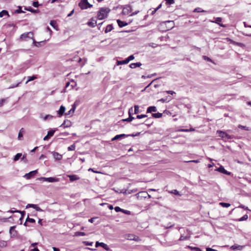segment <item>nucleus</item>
<instances>
[{"mask_svg":"<svg viewBox=\"0 0 251 251\" xmlns=\"http://www.w3.org/2000/svg\"><path fill=\"white\" fill-rule=\"evenodd\" d=\"M114 209H115V210L116 211V212H118L121 211V212H123L124 213L126 214V210L123 209H121V208L120 207H119V206H116V207L114 208Z\"/></svg>","mask_w":251,"mask_h":251,"instance_id":"nucleus-36","label":"nucleus"},{"mask_svg":"<svg viewBox=\"0 0 251 251\" xmlns=\"http://www.w3.org/2000/svg\"><path fill=\"white\" fill-rule=\"evenodd\" d=\"M128 191V194H131V193H136L137 192V190L136 189H133V190H128L126 189V192Z\"/></svg>","mask_w":251,"mask_h":251,"instance_id":"nucleus-60","label":"nucleus"},{"mask_svg":"<svg viewBox=\"0 0 251 251\" xmlns=\"http://www.w3.org/2000/svg\"><path fill=\"white\" fill-rule=\"evenodd\" d=\"M126 137V134H121L116 135L112 139V141L120 140L122 138Z\"/></svg>","mask_w":251,"mask_h":251,"instance_id":"nucleus-20","label":"nucleus"},{"mask_svg":"<svg viewBox=\"0 0 251 251\" xmlns=\"http://www.w3.org/2000/svg\"><path fill=\"white\" fill-rule=\"evenodd\" d=\"M50 25L54 29H57V25H56V22L54 20H51L50 21Z\"/></svg>","mask_w":251,"mask_h":251,"instance_id":"nucleus-30","label":"nucleus"},{"mask_svg":"<svg viewBox=\"0 0 251 251\" xmlns=\"http://www.w3.org/2000/svg\"><path fill=\"white\" fill-rule=\"evenodd\" d=\"M245 247V246H241V245H238L237 244H234L233 245H232V246L230 247V249L232 250H239V251H241L242 250L244 247Z\"/></svg>","mask_w":251,"mask_h":251,"instance_id":"nucleus-15","label":"nucleus"},{"mask_svg":"<svg viewBox=\"0 0 251 251\" xmlns=\"http://www.w3.org/2000/svg\"><path fill=\"white\" fill-rule=\"evenodd\" d=\"M167 5H171L175 3V0H165Z\"/></svg>","mask_w":251,"mask_h":251,"instance_id":"nucleus-50","label":"nucleus"},{"mask_svg":"<svg viewBox=\"0 0 251 251\" xmlns=\"http://www.w3.org/2000/svg\"><path fill=\"white\" fill-rule=\"evenodd\" d=\"M37 78V76L35 75H33L32 76H28V79L26 81V83H27L28 82H29L30 81H32V80L36 79Z\"/></svg>","mask_w":251,"mask_h":251,"instance_id":"nucleus-35","label":"nucleus"},{"mask_svg":"<svg viewBox=\"0 0 251 251\" xmlns=\"http://www.w3.org/2000/svg\"><path fill=\"white\" fill-rule=\"evenodd\" d=\"M126 239L129 240H134V241H138L140 240L138 236H136L134 234H128L127 236H126Z\"/></svg>","mask_w":251,"mask_h":251,"instance_id":"nucleus-10","label":"nucleus"},{"mask_svg":"<svg viewBox=\"0 0 251 251\" xmlns=\"http://www.w3.org/2000/svg\"><path fill=\"white\" fill-rule=\"evenodd\" d=\"M193 12H198V13H200V12L209 13L208 11L203 10L200 7L196 8L195 9H194Z\"/></svg>","mask_w":251,"mask_h":251,"instance_id":"nucleus-26","label":"nucleus"},{"mask_svg":"<svg viewBox=\"0 0 251 251\" xmlns=\"http://www.w3.org/2000/svg\"><path fill=\"white\" fill-rule=\"evenodd\" d=\"M222 21V19L220 17H217L215 19V23L219 24L221 26L225 27V25L223 24H220L219 23L221 22Z\"/></svg>","mask_w":251,"mask_h":251,"instance_id":"nucleus-32","label":"nucleus"},{"mask_svg":"<svg viewBox=\"0 0 251 251\" xmlns=\"http://www.w3.org/2000/svg\"><path fill=\"white\" fill-rule=\"evenodd\" d=\"M160 78H156L155 79H154L151 82H150L147 86V87L148 88L153 82L158 80Z\"/></svg>","mask_w":251,"mask_h":251,"instance_id":"nucleus-59","label":"nucleus"},{"mask_svg":"<svg viewBox=\"0 0 251 251\" xmlns=\"http://www.w3.org/2000/svg\"><path fill=\"white\" fill-rule=\"evenodd\" d=\"M215 171L227 175H230L231 174V173L225 170L223 166H220L219 168H217Z\"/></svg>","mask_w":251,"mask_h":251,"instance_id":"nucleus-6","label":"nucleus"},{"mask_svg":"<svg viewBox=\"0 0 251 251\" xmlns=\"http://www.w3.org/2000/svg\"><path fill=\"white\" fill-rule=\"evenodd\" d=\"M140 133H141V132H137L135 134L133 133V134H126V137H129V136H131V137L136 136L139 135Z\"/></svg>","mask_w":251,"mask_h":251,"instance_id":"nucleus-54","label":"nucleus"},{"mask_svg":"<svg viewBox=\"0 0 251 251\" xmlns=\"http://www.w3.org/2000/svg\"><path fill=\"white\" fill-rule=\"evenodd\" d=\"M6 99H2L1 100H0V107H1L3 104L4 102L6 101Z\"/></svg>","mask_w":251,"mask_h":251,"instance_id":"nucleus-58","label":"nucleus"},{"mask_svg":"<svg viewBox=\"0 0 251 251\" xmlns=\"http://www.w3.org/2000/svg\"><path fill=\"white\" fill-rule=\"evenodd\" d=\"M75 144H74L68 148V150L69 151H74L75 150Z\"/></svg>","mask_w":251,"mask_h":251,"instance_id":"nucleus-46","label":"nucleus"},{"mask_svg":"<svg viewBox=\"0 0 251 251\" xmlns=\"http://www.w3.org/2000/svg\"><path fill=\"white\" fill-rule=\"evenodd\" d=\"M26 222L33 223L35 222V220L34 219L29 218L28 216L27 218L26 219Z\"/></svg>","mask_w":251,"mask_h":251,"instance_id":"nucleus-51","label":"nucleus"},{"mask_svg":"<svg viewBox=\"0 0 251 251\" xmlns=\"http://www.w3.org/2000/svg\"><path fill=\"white\" fill-rule=\"evenodd\" d=\"M187 248L190 249L191 251H202V250L199 247H192V246H188Z\"/></svg>","mask_w":251,"mask_h":251,"instance_id":"nucleus-28","label":"nucleus"},{"mask_svg":"<svg viewBox=\"0 0 251 251\" xmlns=\"http://www.w3.org/2000/svg\"><path fill=\"white\" fill-rule=\"evenodd\" d=\"M72 125L71 122L69 120H66L61 125L60 127H63L64 128L70 127Z\"/></svg>","mask_w":251,"mask_h":251,"instance_id":"nucleus-14","label":"nucleus"},{"mask_svg":"<svg viewBox=\"0 0 251 251\" xmlns=\"http://www.w3.org/2000/svg\"><path fill=\"white\" fill-rule=\"evenodd\" d=\"M76 234L79 236H84L85 235V233L83 232H77Z\"/></svg>","mask_w":251,"mask_h":251,"instance_id":"nucleus-63","label":"nucleus"},{"mask_svg":"<svg viewBox=\"0 0 251 251\" xmlns=\"http://www.w3.org/2000/svg\"><path fill=\"white\" fill-rule=\"evenodd\" d=\"M55 131H56V129H50V130L48 132V134H47V135H48L49 137H52V136L53 135V134H54V132H55Z\"/></svg>","mask_w":251,"mask_h":251,"instance_id":"nucleus-37","label":"nucleus"},{"mask_svg":"<svg viewBox=\"0 0 251 251\" xmlns=\"http://www.w3.org/2000/svg\"><path fill=\"white\" fill-rule=\"evenodd\" d=\"M217 133L218 134L219 136L223 139L229 140L232 139L234 138L233 135H229L227 134L226 132L222 130H217Z\"/></svg>","mask_w":251,"mask_h":251,"instance_id":"nucleus-2","label":"nucleus"},{"mask_svg":"<svg viewBox=\"0 0 251 251\" xmlns=\"http://www.w3.org/2000/svg\"><path fill=\"white\" fill-rule=\"evenodd\" d=\"M53 117V116L51 115H46L44 117V120H47L48 119H52Z\"/></svg>","mask_w":251,"mask_h":251,"instance_id":"nucleus-52","label":"nucleus"},{"mask_svg":"<svg viewBox=\"0 0 251 251\" xmlns=\"http://www.w3.org/2000/svg\"><path fill=\"white\" fill-rule=\"evenodd\" d=\"M66 108L65 106L63 105H61L59 108V110L57 111V113L58 114V117H61L65 111Z\"/></svg>","mask_w":251,"mask_h":251,"instance_id":"nucleus-17","label":"nucleus"},{"mask_svg":"<svg viewBox=\"0 0 251 251\" xmlns=\"http://www.w3.org/2000/svg\"><path fill=\"white\" fill-rule=\"evenodd\" d=\"M248 215L247 214H245L243 217H242L241 218L239 219H238V221L241 222V221H246V220H247L248 219Z\"/></svg>","mask_w":251,"mask_h":251,"instance_id":"nucleus-39","label":"nucleus"},{"mask_svg":"<svg viewBox=\"0 0 251 251\" xmlns=\"http://www.w3.org/2000/svg\"><path fill=\"white\" fill-rule=\"evenodd\" d=\"M67 177H68L70 179V181L73 182L75 180H77L79 179V177H78L76 175H67Z\"/></svg>","mask_w":251,"mask_h":251,"instance_id":"nucleus-16","label":"nucleus"},{"mask_svg":"<svg viewBox=\"0 0 251 251\" xmlns=\"http://www.w3.org/2000/svg\"><path fill=\"white\" fill-rule=\"evenodd\" d=\"M29 207H32V208L35 209L37 211H43V210L40 207L38 206L36 204H28L26 205V208H29Z\"/></svg>","mask_w":251,"mask_h":251,"instance_id":"nucleus-13","label":"nucleus"},{"mask_svg":"<svg viewBox=\"0 0 251 251\" xmlns=\"http://www.w3.org/2000/svg\"><path fill=\"white\" fill-rule=\"evenodd\" d=\"M157 111V108L155 106H151L147 108V113H152L153 112H156Z\"/></svg>","mask_w":251,"mask_h":251,"instance_id":"nucleus-18","label":"nucleus"},{"mask_svg":"<svg viewBox=\"0 0 251 251\" xmlns=\"http://www.w3.org/2000/svg\"><path fill=\"white\" fill-rule=\"evenodd\" d=\"M131 11V7L129 5H126V15L129 14Z\"/></svg>","mask_w":251,"mask_h":251,"instance_id":"nucleus-43","label":"nucleus"},{"mask_svg":"<svg viewBox=\"0 0 251 251\" xmlns=\"http://www.w3.org/2000/svg\"><path fill=\"white\" fill-rule=\"evenodd\" d=\"M87 25L91 27H94L97 25V21L94 20V18H92L89 21L87 22Z\"/></svg>","mask_w":251,"mask_h":251,"instance_id":"nucleus-9","label":"nucleus"},{"mask_svg":"<svg viewBox=\"0 0 251 251\" xmlns=\"http://www.w3.org/2000/svg\"><path fill=\"white\" fill-rule=\"evenodd\" d=\"M151 116L153 118H160L162 117V113H159V112L152 113L151 114Z\"/></svg>","mask_w":251,"mask_h":251,"instance_id":"nucleus-27","label":"nucleus"},{"mask_svg":"<svg viewBox=\"0 0 251 251\" xmlns=\"http://www.w3.org/2000/svg\"><path fill=\"white\" fill-rule=\"evenodd\" d=\"M75 106L74 104V105H73L72 108L68 112L65 113V115L66 116H68V115H72L74 113V112L75 111Z\"/></svg>","mask_w":251,"mask_h":251,"instance_id":"nucleus-23","label":"nucleus"},{"mask_svg":"<svg viewBox=\"0 0 251 251\" xmlns=\"http://www.w3.org/2000/svg\"><path fill=\"white\" fill-rule=\"evenodd\" d=\"M22 154L21 153H17L14 157V160L15 161H18L22 156Z\"/></svg>","mask_w":251,"mask_h":251,"instance_id":"nucleus-34","label":"nucleus"},{"mask_svg":"<svg viewBox=\"0 0 251 251\" xmlns=\"http://www.w3.org/2000/svg\"><path fill=\"white\" fill-rule=\"evenodd\" d=\"M20 83H21V82H20L16 84H12L11 86H9V88L11 89V88H14L17 87L19 86V85Z\"/></svg>","mask_w":251,"mask_h":251,"instance_id":"nucleus-56","label":"nucleus"},{"mask_svg":"<svg viewBox=\"0 0 251 251\" xmlns=\"http://www.w3.org/2000/svg\"><path fill=\"white\" fill-rule=\"evenodd\" d=\"M24 131V129L23 128H22L19 132V134H18V139L21 140L22 139V138H23V133H22V131Z\"/></svg>","mask_w":251,"mask_h":251,"instance_id":"nucleus-41","label":"nucleus"},{"mask_svg":"<svg viewBox=\"0 0 251 251\" xmlns=\"http://www.w3.org/2000/svg\"><path fill=\"white\" fill-rule=\"evenodd\" d=\"M128 118H126V122H130L133 120L135 119L134 117H132L131 114H128Z\"/></svg>","mask_w":251,"mask_h":251,"instance_id":"nucleus-48","label":"nucleus"},{"mask_svg":"<svg viewBox=\"0 0 251 251\" xmlns=\"http://www.w3.org/2000/svg\"><path fill=\"white\" fill-rule=\"evenodd\" d=\"M238 127L239 128H241V129L245 130L248 131L250 130L249 127L246 126H242L241 125H239Z\"/></svg>","mask_w":251,"mask_h":251,"instance_id":"nucleus-42","label":"nucleus"},{"mask_svg":"<svg viewBox=\"0 0 251 251\" xmlns=\"http://www.w3.org/2000/svg\"><path fill=\"white\" fill-rule=\"evenodd\" d=\"M152 117H150L148 118L146 121L145 122L147 123L145 124L146 126H147L148 127H150L152 124H153V121H151Z\"/></svg>","mask_w":251,"mask_h":251,"instance_id":"nucleus-25","label":"nucleus"},{"mask_svg":"<svg viewBox=\"0 0 251 251\" xmlns=\"http://www.w3.org/2000/svg\"><path fill=\"white\" fill-rule=\"evenodd\" d=\"M113 29V26L112 25H108L106 26L105 29V32L108 33L110 31H111Z\"/></svg>","mask_w":251,"mask_h":251,"instance_id":"nucleus-29","label":"nucleus"},{"mask_svg":"<svg viewBox=\"0 0 251 251\" xmlns=\"http://www.w3.org/2000/svg\"><path fill=\"white\" fill-rule=\"evenodd\" d=\"M172 194H175L176 195H178V196H180V194H179V192L176 189H174V190H172L171 192H170Z\"/></svg>","mask_w":251,"mask_h":251,"instance_id":"nucleus-47","label":"nucleus"},{"mask_svg":"<svg viewBox=\"0 0 251 251\" xmlns=\"http://www.w3.org/2000/svg\"><path fill=\"white\" fill-rule=\"evenodd\" d=\"M6 15L9 16L7 11H6L5 10H3L1 12H0V17H2L4 16H6Z\"/></svg>","mask_w":251,"mask_h":251,"instance_id":"nucleus-31","label":"nucleus"},{"mask_svg":"<svg viewBox=\"0 0 251 251\" xmlns=\"http://www.w3.org/2000/svg\"><path fill=\"white\" fill-rule=\"evenodd\" d=\"M41 179H44V181H47L49 182H58L59 181V179L58 178L53 177H41Z\"/></svg>","mask_w":251,"mask_h":251,"instance_id":"nucleus-5","label":"nucleus"},{"mask_svg":"<svg viewBox=\"0 0 251 251\" xmlns=\"http://www.w3.org/2000/svg\"><path fill=\"white\" fill-rule=\"evenodd\" d=\"M32 5L34 7H38L40 5V4H39V2L38 1H33L32 3Z\"/></svg>","mask_w":251,"mask_h":251,"instance_id":"nucleus-57","label":"nucleus"},{"mask_svg":"<svg viewBox=\"0 0 251 251\" xmlns=\"http://www.w3.org/2000/svg\"><path fill=\"white\" fill-rule=\"evenodd\" d=\"M110 9L107 7H101L98 13V18L99 20H103L107 18Z\"/></svg>","mask_w":251,"mask_h":251,"instance_id":"nucleus-1","label":"nucleus"},{"mask_svg":"<svg viewBox=\"0 0 251 251\" xmlns=\"http://www.w3.org/2000/svg\"><path fill=\"white\" fill-rule=\"evenodd\" d=\"M15 12L16 13H24L25 12L23 11L22 10V7L21 6H19L18 9H17L16 11H15Z\"/></svg>","mask_w":251,"mask_h":251,"instance_id":"nucleus-55","label":"nucleus"},{"mask_svg":"<svg viewBox=\"0 0 251 251\" xmlns=\"http://www.w3.org/2000/svg\"><path fill=\"white\" fill-rule=\"evenodd\" d=\"M34 34L32 32H25L22 34L20 36V39L23 41H26L29 39H33Z\"/></svg>","mask_w":251,"mask_h":251,"instance_id":"nucleus-3","label":"nucleus"},{"mask_svg":"<svg viewBox=\"0 0 251 251\" xmlns=\"http://www.w3.org/2000/svg\"><path fill=\"white\" fill-rule=\"evenodd\" d=\"M219 204L223 207H228L230 206V204L229 203L221 202Z\"/></svg>","mask_w":251,"mask_h":251,"instance_id":"nucleus-38","label":"nucleus"},{"mask_svg":"<svg viewBox=\"0 0 251 251\" xmlns=\"http://www.w3.org/2000/svg\"><path fill=\"white\" fill-rule=\"evenodd\" d=\"M53 156L54 158L56 160H60L62 158V155L60 154L59 153H58L57 152H53Z\"/></svg>","mask_w":251,"mask_h":251,"instance_id":"nucleus-19","label":"nucleus"},{"mask_svg":"<svg viewBox=\"0 0 251 251\" xmlns=\"http://www.w3.org/2000/svg\"><path fill=\"white\" fill-rule=\"evenodd\" d=\"M25 9L33 13H37L39 12V10L38 9H34L31 7H25Z\"/></svg>","mask_w":251,"mask_h":251,"instance_id":"nucleus-22","label":"nucleus"},{"mask_svg":"<svg viewBox=\"0 0 251 251\" xmlns=\"http://www.w3.org/2000/svg\"><path fill=\"white\" fill-rule=\"evenodd\" d=\"M126 64V59L123 60L122 61H117L116 65H120L122 64Z\"/></svg>","mask_w":251,"mask_h":251,"instance_id":"nucleus-49","label":"nucleus"},{"mask_svg":"<svg viewBox=\"0 0 251 251\" xmlns=\"http://www.w3.org/2000/svg\"><path fill=\"white\" fill-rule=\"evenodd\" d=\"M206 251H218L215 249H212L211 248H209V247H207L206 248Z\"/></svg>","mask_w":251,"mask_h":251,"instance_id":"nucleus-64","label":"nucleus"},{"mask_svg":"<svg viewBox=\"0 0 251 251\" xmlns=\"http://www.w3.org/2000/svg\"><path fill=\"white\" fill-rule=\"evenodd\" d=\"M84 243L86 246H92V244H93V242H89L88 241H85V242H84Z\"/></svg>","mask_w":251,"mask_h":251,"instance_id":"nucleus-62","label":"nucleus"},{"mask_svg":"<svg viewBox=\"0 0 251 251\" xmlns=\"http://www.w3.org/2000/svg\"><path fill=\"white\" fill-rule=\"evenodd\" d=\"M148 116L146 114H141V115H138L136 116V119H140L144 118L147 117Z\"/></svg>","mask_w":251,"mask_h":251,"instance_id":"nucleus-45","label":"nucleus"},{"mask_svg":"<svg viewBox=\"0 0 251 251\" xmlns=\"http://www.w3.org/2000/svg\"><path fill=\"white\" fill-rule=\"evenodd\" d=\"M141 65H142V63L140 62L133 63H131L129 65V67L132 69H134L137 67H139Z\"/></svg>","mask_w":251,"mask_h":251,"instance_id":"nucleus-21","label":"nucleus"},{"mask_svg":"<svg viewBox=\"0 0 251 251\" xmlns=\"http://www.w3.org/2000/svg\"><path fill=\"white\" fill-rule=\"evenodd\" d=\"M139 112V106L137 105H134V114H137Z\"/></svg>","mask_w":251,"mask_h":251,"instance_id":"nucleus-53","label":"nucleus"},{"mask_svg":"<svg viewBox=\"0 0 251 251\" xmlns=\"http://www.w3.org/2000/svg\"><path fill=\"white\" fill-rule=\"evenodd\" d=\"M134 56L133 55H131L126 58V64H127L130 61L134 59Z\"/></svg>","mask_w":251,"mask_h":251,"instance_id":"nucleus-44","label":"nucleus"},{"mask_svg":"<svg viewBox=\"0 0 251 251\" xmlns=\"http://www.w3.org/2000/svg\"><path fill=\"white\" fill-rule=\"evenodd\" d=\"M37 173V171H32L26 174L24 177H25L26 179H28L31 178L32 176H33L34 175H35Z\"/></svg>","mask_w":251,"mask_h":251,"instance_id":"nucleus-7","label":"nucleus"},{"mask_svg":"<svg viewBox=\"0 0 251 251\" xmlns=\"http://www.w3.org/2000/svg\"><path fill=\"white\" fill-rule=\"evenodd\" d=\"M16 226H11L9 229V233L11 235V237H15L17 236V231L15 229Z\"/></svg>","mask_w":251,"mask_h":251,"instance_id":"nucleus-12","label":"nucleus"},{"mask_svg":"<svg viewBox=\"0 0 251 251\" xmlns=\"http://www.w3.org/2000/svg\"><path fill=\"white\" fill-rule=\"evenodd\" d=\"M172 98L171 97L168 96L165 98H162V99H160L158 101H161L162 102H168L171 100H172Z\"/></svg>","mask_w":251,"mask_h":251,"instance_id":"nucleus-24","label":"nucleus"},{"mask_svg":"<svg viewBox=\"0 0 251 251\" xmlns=\"http://www.w3.org/2000/svg\"><path fill=\"white\" fill-rule=\"evenodd\" d=\"M96 247L97 248L99 246H100L105 249L106 251H108L110 250V248L107 245L102 242H99V241H97L96 242Z\"/></svg>","mask_w":251,"mask_h":251,"instance_id":"nucleus-4","label":"nucleus"},{"mask_svg":"<svg viewBox=\"0 0 251 251\" xmlns=\"http://www.w3.org/2000/svg\"><path fill=\"white\" fill-rule=\"evenodd\" d=\"M140 195H141V197H144V198H146L147 197L146 196H148L149 198L151 197V196L150 195H149L146 192H142L137 193L135 195L133 196V197H134L135 198H138L139 197H140Z\"/></svg>","mask_w":251,"mask_h":251,"instance_id":"nucleus-11","label":"nucleus"},{"mask_svg":"<svg viewBox=\"0 0 251 251\" xmlns=\"http://www.w3.org/2000/svg\"><path fill=\"white\" fill-rule=\"evenodd\" d=\"M32 40H33V44L36 47H39L41 46V44L42 43V42H36L34 38H33V39H32Z\"/></svg>","mask_w":251,"mask_h":251,"instance_id":"nucleus-40","label":"nucleus"},{"mask_svg":"<svg viewBox=\"0 0 251 251\" xmlns=\"http://www.w3.org/2000/svg\"><path fill=\"white\" fill-rule=\"evenodd\" d=\"M88 4V0H82L79 3V6L81 9H86V5Z\"/></svg>","mask_w":251,"mask_h":251,"instance_id":"nucleus-8","label":"nucleus"},{"mask_svg":"<svg viewBox=\"0 0 251 251\" xmlns=\"http://www.w3.org/2000/svg\"><path fill=\"white\" fill-rule=\"evenodd\" d=\"M117 22L118 23V25L120 27H122L126 26V22H125L121 21L120 20H117Z\"/></svg>","mask_w":251,"mask_h":251,"instance_id":"nucleus-33","label":"nucleus"},{"mask_svg":"<svg viewBox=\"0 0 251 251\" xmlns=\"http://www.w3.org/2000/svg\"><path fill=\"white\" fill-rule=\"evenodd\" d=\"M165 93H166L167 94H170V95H173L174 94H176V93L174 91H171V90L166 91H165Z\"/></svg>","mask_w":251,"mask_h":251,"instance_id":"nucleus-61","label":"nucleus"}]
</instances>
